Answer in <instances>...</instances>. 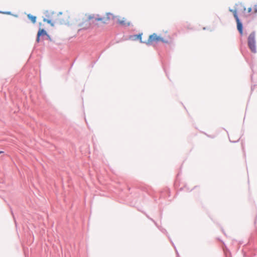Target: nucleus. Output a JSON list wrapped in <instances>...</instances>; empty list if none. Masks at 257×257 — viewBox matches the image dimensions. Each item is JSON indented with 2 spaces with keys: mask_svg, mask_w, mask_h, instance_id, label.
I'll return each mask as SVG.
<instances>
[{
  "mask_svg": "<svg viewBox=\"0 0 257 257\" xmlns=\"http://www.w3.org/2000/svg\"><path fill=\"white\" fill-rule=\"evenodd\" d=\"M116 19L117 23L122 26H130L131 22L124 17L120 16H115L113 14L108 13H106V16L102 18H96L95 20L96 21H101L103 24H107L110 20Z\"/></svg>",
  "mask_w": 257,
  "mask_h": 257,
  "instance_id": "1",
  "label": "nucleus"
},
{
  "mask_svg": "<svg viewBox=\"0 0 257 257\" xmlns=\"http://www.w3.org/2000/svg\"><path fill=\"white\" fill-rule=\"evenodd\" d=\"M255 37V33L252 32L249 35L247 40L248 46L251 51L253 53L256 52Z\"/></svg>",
  "mask_w": 257,
  "mask_h": 257,
  "instance_id": "2",
  "label": "nucleus"
},
{
  "mask_svg": "<svg viewBox=\"0 0 257 257\" xmlns=\"http://www.w3.org/2000/svg\"><path fill=\"white\" fill-rule=\"evenodd\" d=\"M44 21L47 22L48 24H51V26H53L54 23H62L63 22H65L67 21V20H64L63 18H61L58 14L54 16V17L51 20L48 19H44Z\"/></svg>",
  "mask_w": 257,
  "mask_h": 257,
  "instance_id": "3",
  "label": "nucleus"
},
{
  "mask_svg": "<svg viewBox=\"0 0 257 257\" xmlns=\"http://www.w3.org/2000/svg\"><path fill=\"white\" fill-rule=\"evenodd\" d=\"M160 41H163V38L158 36L156 34L154 33L149 36L147 44H150L153 42H158Z\"/></svg>",
  "mask_w": 257,
  "mask_h": 257,
  "instance_id": "4",
  "label": "nucleus"
},
{
  "mask_svg": "<svg viewBox=\"0 0 257 257\" xmlns=\"http://www.w3.org/2000/svg\"><path fill=\"white\" fill-rule=\"evenodd\" d=\"M231 12L233 13L234 17L235 19V20L236 21L237 23V28L238 31H239V33L241 35H242L243 31H242V25L241 23L240 22L239 19L237 16V12L236 10H230Z\"/></svg>",
  "mask_w": 257,
  "mask_h": 257,
  "instance_id": "5",
  "label": "nucleus"
},
{
  "mask_svg": "<svg viewBox=\"0 0 257 257\" xmlns=\"http://www.w3.org/2000/svg\"><path fill=\"white\" fill-rule=\"evenodd\" d=\"M47 35L46 32L44 29H40L37 34V42L40 41V37L41 36H45Z\"/></svg>",
  "mask_w": 257,
  "mask_h": 257,
  "instance_id": "6",
  "label": "nucleus"
},
{
  "mask_svg": "<svg viewBox=\"0 0 257 257\" xmlns=\"http://www.w3.org/2000/svg\"><path fill=\"white\" fill-rule=\"evenodd\" d=\"M28 17L29 19L33 23H35L36 22V17L35 16H32L31 15H28Z\"/></svg>",
  "mask_w": 257,
  "mask_h": 257,
  "instance_id": "7",
  "label": "nucleus"
},
{
  "mask_svg": "<svg viewBox=\"0 0 257 257\" xmlns=\"http://www.w3.org/2000/svg\"><path fill=\"white\" fill-rule=\"evenodd\" d=\"M142 34H139L138 35H134L135 39H139L141 42H143L142 40Z\"/></svg>",
  "mask_w": 257,
  "mask_h": 257,
  "instance_id": "8",
  "label": "nucleus"
},
{
  "mask_svg": "<svg viewBox=\"0 0 257 257\" xmlns=\"http://www.w3.org/2000/svg\"><path fill=\"white\" fill-rule=\"evenodd\" d=\"M253 11H254V13H257V4L254 6Z\"/></svg>",
  "mask_w": 257,
  "mask_h": 257,
  "instance_id": "9",
  "label": "nucleus"
},
{
  "mask_svg": "<svg viewBox=\"0 0 257 257\" xmlns=\"http://www.w3.org/2000/svg\"><path fill=\"white\" fill-rule=\"evenodd\" d=\"M251 10H252V9L251 8H249L247 9V12L248 13H250L251 12Z\"/></svg>",
  "mask_w": 257,
  "mask_h": 257,
  "instance_id": "10",
  "label": "nucleus"
},
{
  "mask_svg": "<svg viewBox=\"0 0 257 257\" xmlns=\"http://www.w3.org/2000/svg\"><path fill=\"white\" fill-rule=\"evenodd\" d=\"M4 152L3 151H0V154H2V153H3Z\"/></svg>",
  "mask_w": 257,
  "mask_h": 257,
  "instance_id": "11",
  "label": "nucleus"
}]
</instances>
